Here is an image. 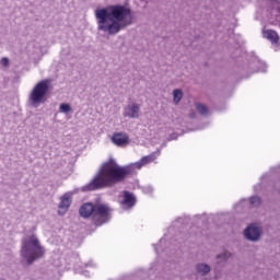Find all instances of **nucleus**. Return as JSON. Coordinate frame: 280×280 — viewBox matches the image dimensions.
I'll use <instances>...</instances> for the list:
<instances>
[{"mask_svg": "<svg viewBox=\"0 0 280 280\" xmlns=\"http://www.w3.org/2000/svg\"><path fill=\"white\" fill-rule=\"evenodd\" d=\"M196 108L200 115H208L209 108H207V105L197 103Z\"/></svg>", "mask_w": 280, "mask_h": 280, "instance_id": "obj_17", "label": "nucleus"}, {"mask_svg": "<svg viewBox=\"0 0 280 280\" xmlns=\"http://www.w3.org/2000/svg\"><path fill=\"white\" fill-rule=\"evenodd\" d=\"M180 100H183V91L176 89L173 91V102L174 104H180Z\"/></svg>", "mask_w": 280, "mask_h": 280, "instance_id": "obj_15", "label": "nucleus"}, {"mask_svg": "<svg viewBox=\"0 0 280 280\" xmlns=\"http://www.w3.org/2000/svg\"><path fill=\"white\" fill-rule=\"evenodd\" d=\"M0 65H1V67H10V59H8V57H3L0 60Z\"/></svg>", "mask_w": 280, "mask_h": 280, "instance_id": "obj_20", "label": "nucleus"}, {"mask_svg": "<svg viewBox=\"0 0 280 280\" xmlns=\"http://www.w3.org/2000/svg\"><path fill=\"white\" fill-rule=\"evenodd\" d=\"M249 202L253 207H259V205H261V198L258 196L250 197Z\"/></svg>", "mask_w": 280, "mask_h": 280, "instance_id": "obj_19", "label": "nucleus"}, {"mask_svg": "<svg viewBox=\"0 0 280 280\" xmlns=\"http://www.w3.org/2000/svg\"><path fill=\"white\" fill-rule=\"evenodd\" d=\"M47 93H49V82L47 80L39 81L28 95V104L33 108H38L40 104L47 102Z\"/></svg>", "mask_w": 280, "mask_h": 280, "instance_id": "obj_5", "label": "nucleus"}, {"mask_svg": "<svg viewBox=\"0 0 280 280\" xmlns=\"http://www.w3.org/2000/svg\"><path fill=\"white\" fill-rule=\"evenodd\" d=\"M163 242H165V240H164V238H161V240H160V244H163Z\"/></svg>", "mask_w": 280, "mask_h": 280, "instance_id": "obj_23", "label": "nucleus"}, {"mask_svg": "<svg viewBox=\"0 0 280 280\" xmlns=\"http://www.w3.org/2000/svg\"><path fill=\"white\" fill-rule=\"evenodd\" d=\"M95 266L93 262L86 265V268Z\"/></svg>", "mask_w": 280, "mask_h": 280, "instance_id": "obj_22", "label": "nucleus"}, {"mask_svg": "<svg viewBox=\"0 0 280 280\" xmlns=\"http://www.w3.org/2000/svg\"><path fill=\"white\" fill-rule=\"evenodd\" d=\"M153 191H154V189L152 188V186H147V187L143 188V192H144V194L150 195V194H152Z\"/></svg>", "mask_w": 280, "mask_h": 280, "instance_id": "obj_21", "label": "nucleus"}, {"mask_svg": "<svg viewBox=\"0 0 280 280\" xmlns=\"http://www.w3.org/2000/svg\"><path fill=\"white\" fill-rule=\"evenodd\" d=\"M139 113H141V106L137 103H130L124 108V117L129 119H139Z\"/></svg>", "mask_w": 280, "mask_h": 280, "instance_id": "obj_7", "label": "nucleus"}, {"mask_svg": "<svg viewBox=\"0 0 280 280\" xmlns=\"http://www.w3.org/2000/svg\"><path fill=\"white\" fill-rule=\"evenodd\" d=\"M43 255H45V248L40 246V241L36 235L28 236L22 241L21 257L27 266H32Z\"/></svg>", "mask_w": 280, "mask_h": 280, "instance_id": "obj_4", "label": "nucleus"}, {"mask_svg": "<svg viewBox=\"0 0 280 280\" xmlns=\"http://www.w3.org/2000/svg\"><path fill=\"white\" fill-rule=\"evenodd\" d=\"M71 196H73V192L69 191L60 197L58 210L59 215H65V213L69 211V208L71 207Z\"/></svg>", "mask_w": 280, "mask_h": 280, "instance_id": "obj_8", "label": "nucleus"}, {"mask_svg": "<svg viewBox=\"0 0 280 280\" xmlns=\"http://www.w3.org/2000/svg\"><path fill=\"white\" fill-rule=\"evenodd\" d=\"M98 32L108 36H117L121 30L130 27L135 23L132 10L124 4H114L106 8H98L94 12Z\"/></svg>", "mask_w": 280, "mask_h": 280, "instance_id": "obj_2", "label": "nucleus"}, {"mask_svg": "<svg viewBox=\"0 0 280 280\" xmlns=\"http://www.w3.org/2000/svg\"><path fill=\"white\" fill-rule=\"evenodd\" d=\"M230 258H231V253L223 252L217 256V264L219 266H225Z\"/></svg>", "mask_w": 280, "mask_h": 280, "instance_id": "obj_13", "label": "nucleus"}, {"mask_svg": "<svg viewBox=\"0 0 280 280\" xmlns=\"http://www.w3.org/2000/svg\"><path fill=\"white\" fill-rule=\"evenodd\" d=\"M112 143L118 148H124L130 143V137L124 132H116L112 136Z\"/></svg>", "mask_w": 280, "mask_h": 280, "instance_id": "obj_9", "label": "nucleus"}, {"mask_svg": "<svg viewBox=\"0 0 280 280\" xmlns=\"http://www.w3.org/2000/svg\"><path fill=\"white\" fill-rule=\"evenodd\" d=\"M256 65L258 67V69L256 70V73H266L267 67L262 61L257 60Z\"/></svg>", "mask_w": 280, "mask_h": 280, "instance_id": "obj_18", "label": "nucleus"}, {"mask_svg": "<svg viewBox=\"0 0 280 280\" xmlns=\"http://www.w3.org/2000/svg\"><path fill=\"white\" fill-rule=\"evenodd\" d=\"M161 152H153L149 155L143 156L140 161L129 164L127 166H119L114 159L102 164L94 178L83 186V191H95L97 189H106L121 183L126 176L135 174L136 170H141L150 163H154L159 159Z\"/></svg>", "mask_w": 280, "mask_h": 280, "instance_id": "obj_1", "label": "nucleus"}, {"mask_svg": "<svg viewBox=\"0 0 280 280\" xmlns=\"http://www.w3.org/2000/svg\"><path fill=\"white\" fill-rule=\"evenodd\" d=\"M171 139H176V137H171Z\"/></svg>", "mask_w": 280, "mask_h": 280, "instance_id": "obj_25", "label": "nucleus"}, {"mask_svg": "<svg viewBox=\"0 0 280 280\" xmlns=\"http://www.w3.org/2000/svg\"><path fill=\"white\" fill-rule=\"evenodd\" d=\"M262 36L264 38H267V40H270L272 45H279V34L273 30H264Z\"/></svg>", "mask_w": 280, "mask_h": 280, "instance_id": "obj_12", "label": "nucleus"}, {"mask_svg": "<svg viewBox=\"0 0 280 280\" xmlns=\"http://www.w3.org/2000/svg\"><path fill=\"white\" fill-rule=\"evenodd\" d=\"M71 105L69 103H62L59 105V113L67 115L68 113H71Z\"/></svg>", "mask_w": 280, "mask_h": 280, "instance_id": "obj_16", "label": "nucleus"}, {"mask_svg": "<svg viewBox=\"0 0 280 280\" xmlns=\"http://www.w3.org/2000/svg\"><path fill=\"white\" fill-rule=\"evenodd\" d=\"M244 236L248 242H259V237H261V228L252 224L244 231Z\"/></svg>", "mask_w": 280, "mask_h": 280, "instance_id": "obj_6", "label": "nucleus"}, {"mask_svg": "<svg viewBox=\"0 0 280 280\" xmlns=\"http://www.w3.org/2000/svg\"><path fill=\"white\" fill-rule=\"evenodd\" d=\"M120 205L122 209H132V207L137 205V197H135L130 191L125 190L122 192V200Z\"/></svg>", "mask_w": 280, "mask_h": 280, "instance_id": "obj_10", "label": "nucleus"}, {"mask_svg": "<svg viewBox=\"0 0 280 280\" xmlns=\"http://www.w3.org/2000/svg\"><path fill=\"white\" fill-rule=\"evenodd\" d=\"M81 218H90L91 222L95 226H102L110 222L113 218V208L106 203H96L91 202L83 203L79 210Z\"/></svg>", "mask_w": 280, "mask_h": 280, "instance_id": "obj_3", "label": "nucleus"}, {"mask_svg": "<svg viewBox=\"0 0 280 280\" xmlns=\"http://www.w3.org/2000/svg\"><path fill=\"white\" fill-rule=\"evenodd\" d=\"M195 272L199 277H207V275H209V272H211V266L207 262H198L195 266Z\"/></svg>", "mask_w": 280, "mask_h": 280, "instance_id": "obj_11", "label": "nucleus"}, {"mask_svg": "<svg viewBox=\"0 0 280 280\" xmlns=\"http://www.w3.org/2000/svg\"><path fill=\"white\" fill-rule=\"evenodd\" d=\"M271 14L276 16V21H279V15L280 14V2L277 0L271 1Z\"/></svg>", "mask_w": 280, "mask_h": 280, "instance_id": "obj_14", "label": "nucleus"}, {"mask_svg": "<svg viewBox=\"0 0 280 280\" xmlns=\"http://www.w3.org/2000/svg\"><path fill=\"white\" fill-rule=\"evenodd\" d=\"M155 253H159V247H155Z\"/></svg>", "mask_w": 280, "mask_h": 280, "instance_id": "obj_24", "label": "nucleus"}]
</instances>
